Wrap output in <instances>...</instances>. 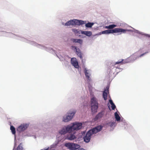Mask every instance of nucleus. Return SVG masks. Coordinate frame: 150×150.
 <instances>
[{
    "instance_id": "nucleus-1",
    "label": "nucleus",
    "mask_w": 150,
    "mask_h": 150,
    "mask_svg": "<svg viewBox=\"0 0 150 150\" xmlns=\"http://www.w3.org/2000/svg\"><path fill=\"white\" fill-rule=\"evenodd\" d=\"M103 127L101 125H98L89 130L83 137L84 141L86 142H88L90 141L91 136L101 131Z\"/></svg>"
},
{
    "instance_id": "nucleus-2",
    "label": "nucleus",
    "mask_w": 150,
    "mask_h": 150,
    "mask_svg": "<svg viewBox=\"0 0 150 150\" xmlns=\"http://www.w3.org/2000/svg\"><path fill=\"white\" fill-rule=\"evenodd\" d=\"M147 52H145L143 53L140 55L139 57H136V56L134 55H131L127 59L125 60L122 59L120 60H119L118 62H116L114 64V65H115L116 64H124L130 62L132 61L135 60L137 58L139 57H141L144 55L145 54H146Z\"/></svg>"
},
{
    "instance_id": "nucleus-3",
    "label": "nucleus",
    "mask_w": 150,
    "mask_h": 150,
    "mask_svg": "<svg viewBox=\"0 0 150 150\" xmlns=\"http://www.w3.org/2000/svg\"><path fill=\"white\" fill-rule=\"evenodd\" d=\"M127 30L125 29H123L120 28H115L113 29L105 30L102 31L101 32L102 34H109L114 33H118L122 32L123 33H125Z\"/></svg>"
},
{
    "instance_id": "nucleus-4",
    "label": "nucleus",
    "mask_w": 150,
    "mask_h": 150,
    "mask_svg": "<svg viewBox=\"0 0 150 150\" xmlns=\"http://www.w3.org/2000/svg\"><path fill=\"white\" fill-rule=\"evenodd\" d=\"M98 103L96 98L94 97L92 98L91 100V111L94 113L97 111L98 108Z\"/></svg>"
},
{
    "instance_id": "nucleus-5",
    "label": "nucleus",
    "mask_w": 150,
    "mask_h": 150,
    "mask_svg": "<svg viewBox=\"0 0 150 150\" xmlns=\"http://www.w3.org/2000/svg\"><path fill=\"white\" fill-rule=\"evenodd\" d=\"M82 125V124L81 123H75L71 126H70V127H71L70 129L71 132H73V133L75 134L74 131L80 129L81 128Z\"/></svg>"
},
{
    "instance_id": "nucleus-6",
    "label": "nucleus",
    "mask_w": 150,
    "mask_h": 150,
    "mask_svg": "<svg viewBox=\"0 0 150 150\" xmlns=\"http://www.w3.org/2000/svg\"><path fill=\"white\" fill-rule=\"evenodd\" d=\"M64 145L68 149L72 150L77 149L80 147L79 144L70 143H65Z\"/></svg>"
},
{
    "instance_id": "nucleus-7",
    "label": "nucleus",
    "mask_w": 150,
    "mask_h": 150,
    "mask_svg": "<svg viewBox=\"0 0 150 150\" xmlns=\"http://www.w3.org/2000/svg\"><path fill=\"white\" fill-rule=\"evenodd\" d=\"M75 112L76 111H74L72 112L68 113L67 115L63 117V121L65 122H67L70 121L73 118Z\"/></svg>"
},
{
    "instance_id": "nucleus-8",
    "label": "nucleus",
    "mask_w": 150,
    "mask_h": 150,
    "mask_svg": "<svg viewBox=\"0 0 150 150\" xmlns=\"http://www.w3.org/2000/svg\"><path fill=\"white\" fill-rule=\"evenodd\" d=\"M71 127H70V125H68L67 127H63L59 132V133L61 134H64L67 132L69 133H71L70 130Z\"/></svg>"
},
{
    "instance_id": "nucleus-9",
    "label": "nucleus",
    "mask_w": 150,
    "mask_h": 150,
    "mask_svg": "<svg viewBox=\"0 0 150 150\" xmlns=\"http://www.w3.org/2000/svg\"><path fill=\"white\" fill-rule=\"evenodd\" d=\"M28 126V125L27 124H21L18 127L17 130L19 132L23 131L27 128Z\"/></svg>"
},
{
    "instance_id": "nucleus-10",
    "label": "nucleus",
    "mask_w": 150,
    "mask_h": 150,
    "mask_svg": "<svg viewBox=\"0 0 150 150\" xmlns=\"http://www.w3.org/2000/svg\"><path fill=\"white\" fill-rule=\"evenodd\" d=\"M84 73L86 78L89 81H91V79L90 76L91 75L90 70H88L86 68H85L84 69Z\"/></svg>"
},
{
    "instance_id": "nucleus-11",
    "label": "nucleus",
    "mask_w": 150,
    "mask_h": 150,
    "mask_svg": "<svg viewBox=\"0 0 150 150\" xmlns=\"http://www.w3.org/2000/svg\"><path fill=\"white\" fill-rule=\"evenodd\" d=\"M109 87L107 86L103 92V97L105 100H107L108 94L109 93Z\"/></svg>"
},
{
    "instance_id": "nucleus-12",
    "label": "nucleus",
    "mask_w": 150,
    "mask_h": 150,
    "mask_svg": "<svg viewBox=\"0 0 150 150\" xmlns=\"http://www.w3.org/2000/svg\"><path fill=\"white\" fill-rule=\"evenodd\" d=\"M71 63L72 65L76 68H78L79 67L78 62L76 58H72L71 59Z\"/></svg>"
},
{
    "instance_id": "nucleus-13",
    "label": "nucleus",
    "mask_w": 150,
    "mask_h": 150,
    "mask_svg": "<svg viewBox=\"0 0 150 150\" xmlns=\"http://www.w3.org/2000/svg\"><path fill=\"white\" fill-rule=\"evenodd\" d=\"M73 132L69 133V134L67 136V138L68 139L72 140L76 138V137L74 135Z\"/></svg>"
},
{
    "instance_id": "nucleus-14",
    "label": "nucleus",
    "mask_w": 150,
    "mask_h": 150,
    "mask_svg": "<svg viewBox=\"0 0 150 150\" xmlns=\"http://www.w3.org/2000/svg\"><path fill=\"white\" fill-rule=\"evenodd\" d=\"M104 113L103 111L99 112L95 117V120H96L98 119L102 118L104 115Z\"/></svg>"
},
{
    "instance_id": "nucleus-15",
    "label": "nucleus",
    "mask_w": 150,
    "mask_h": 150,
    "mask_svg": "<svg viewBox=\"0 0 150 150\" xmlns=\"http://www.w3.org/2000/svg\"><path fill=\"white\" fill-rule=\"evenodd\" d=\"M74 20H77L76 19H72L70 21L67 22L65 24V25H75L76 23H75V21Z\"/></svg>"
},
{
    "instance_id": "nucleus-16",
    "label": "nucleus",
    "mask_w": 150,
    "mask_h": 150,
    "mask_svg": "<svg viewBox=\"0 0 150 150\" xmlns=\"http://www.w3.org/2000/svg\"><path fill=\"white\" fill-rule=\"evenodd\" d=\"M71 40L74 43H78L80 44H82L83 41L81 39H71Z\"/></svg>"
},
{
    "instance_id": "nucleus-17",
    "label": "nucleus",
    "mask_w": 150,
    "mask_h": 150,
    "mask_svg": "<svg viewBox=\"0 0 150 150\" xmlns=\"http://www.w3.org/2000/svg\"><path fill=\"white\" fill-rule=\"evenodd\" d=\"M81 33L85 35L88 36H90L92 35V32L91 31H81Z\"/></svg>"
},
{
    "instance_id": "nucleus-18",
    "label": "nucleus",
    "mask_w": 150,
    "mask_h": 150,
    "mask_svg": "<svg viewBox=\"0 0 150 150\" xmlns=\"http://www.w3.org/2000/svg\"><path fill=\"white\" fill-rule=\"evenodd\" d=\"M76 53L78 56H79L81 59H82V55L81 51L79 48L76 50Z\"/></svg>"
},
{
    "instance_id": "nucleus-19",
    "label": "nucleus",
    "mask_w": 150,
    "mask_h": 150,
    "mask_svg": "<svg viewBox=\"0 0 150 150\" xmlns=\"http://www.w3.org/2000/svg\"><path fill=\"white\" fill-rule=\"evenodd\" d=\"M77 20H74L75 21V23H76V25H80L81 24H83L84 23V21L82 20H79L78 19H76Z\"/></svg>"
},
{
    "instance_id": "nucleus-20",
    "label": "nucleus",
    "mask_w": 150,
    "mask_h": 150,
    "mask_svg": "<svg viewBox=\"0 0 150 150\" xmlns=\"http://www.w3.org/2000/svg\"><path fill=\"white\" fill-rule=\"evenodd\" d=\"M109 102L111 104V107L112 108V110H114L116 108V106L115 104L113 103L112 100L111 99L110 100H109Z\"/></svg>"
},
{
    "instance_id": "nucleus-21",
    "label": "nucleus",
    "mask_w": 150,
    "mask_h": 150,
    "mask_svg": "<svg viewBox=\"0 0 150 150\" xmlns=\"http://www.w3.org/2000/svg\"><path fill=\"white\" fill-rule=\"evenodd\" d=\"M116 25L114 24L110 25L108 26H105V28L107 29H112L116 27Z\"/></svg>"
},
{
    "instance_id": "nucleus-22",
    "label": "nucleus",
    "mask_w": 150,
    "mask_h": 150,
    "mask_svg": "<svg viewBox=\"0 0 150 150\" xmlns=\"http://www.w3.org/2000/svg\"><path fill=\"white\" fill-rule=\"evenodd\" d=\"M115 118L116 119V120L117 121H119L120 120V117L117 113V112H115Z\"/></svg>"
},
{
    "instance_id": "nucleus-23",
    "label": "nucleus",
    "mask_w": 150,
    "mask_h": 150,
    "mask_svg": "<svg viewBox=\"0 0 150 150\" xmlns=\"http://www.w3.org/2000/svg\"><path fill=\"white\" fill-rule=\"evenodd\" d=\"M10 129L11 130L12 133L13 134H15L16 133V130L15 127L13 126H11L10 127Z\"/></svg>"
},
{
    "instance_id": "nucleus-24",
    "label": "nucleus",
    "mask_w": 150,
    "mask_h": 150,
    "mask_svg": "<svg viewBox=\"0 0 150 150\" xmlns=\"http://www.w3.org/2000/svg\"><path fill=\"white\" fill-rule=\"evenodd\" d=\"M17 150H24L22 147V143H20L17 148Z\"/></svg>"
},
{
    "instance_id": "nucleus-25",
    "label": "nucleus",
    "mask_w": 150,
    "mask_h": 150,
    "mask_svg": "<svg viewBox=\"0 0 150 150\" xmlns=\"http://www.w3.org/2000/svg\"><path fill=\"white\" fill-rule=\"evenodd\" d=\"M93 23H88L86 24V26L87 27L91 28L93 25Z\"/></svg>"
},
{
    "instance_id": "nucleus-26",
    "label": "nucleus",
    "mask_w": 150,
    "mask_h": 150,
    "mask_svg": "<svg viewBox=\"0 0 150 150\" xmlns=\"http://www.w3.org/2000/svg\"><path fill=\"white\" fill-rule=\"evenodd\" d=\"M72 31L73 32H74L75 34L80 33H79V31L78 30L76 29H72Z\"/></svg>"
},
{
    "instance_id": "nucleus-27",
    "label": "nucleus",
    "mask_w": 150,
    "mask_h": 150,
    "mask_svg": "<svg viewBox=\"0 0 150 150\" xmlns=\"http://www.w3.org/2000/svg\"><path fill=\"white\" fill-rule=\"evenodd\" d=\"M115 122H112L110 123V126L111 127H114L115 126Z\"/></svg>"
},
{
    "instance_id": "nucleus-28",
    "label": "nucleus",
    "mask_w": 150,
    "mask_h": 150,
    "mask_svg": "<svg viewBox=\"0 0 150 150\" xmlns=\"http://www.w3.org/2000/svg\"><path fill=\"white\" fill-rule=\"evenodd\" d=\"M71 48L72 50H76L77 49V47H76V46H71Z\"/></svg>"
},
{
    "instance_id": "nucleus-29",
    "label": "nucleus",
    "mask_w": 150,
    "mask_h": 150,
    "mask_svg": "<svg viewBox=\"0 0 150 150\" xmlns=\"http://www.w3.org/2000/svg\"><path fill=\"white\" fill-rule=\"evenodd\" d=\"M108 107L109 110H110V105L109 104H108Z\"/></svg>"
},
{
    "instance_id": "nucleus-30",
    "label": "nucleus",
    "mask_w": 150,
    "mask_h": 150,
    "mask_svg": "<svg viewBox=\"0 0 150 150\" xmlns=\"http://www.w3.org/2000/svg\"><path fill=\"white\" fill-rule=\"evenodd\" d=\"M78 150H84V149H79Z\"/></svg>"
},
{
    "instance_id": "nucleus-31",
    "label": "nucleus",
    "mask_w": 150,
    "mask_h": 150,
    "mask_svg": "<svg viewBox=\"0 0 150 150\" xmlns=\"http://www.w3.org/2000/svg\"><path fill=\"white\" fill-rule=\"evenodd\" d=\"M47 150V149H44V150H43V149H41V150Z\"/></svg>"
}]
</instances>
